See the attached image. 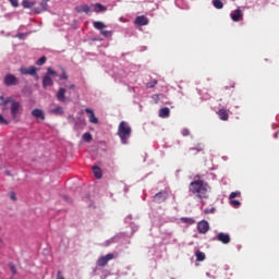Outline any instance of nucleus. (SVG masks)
Masks as SVG:
<instances>
[{
  "label": "nucleus",
  "mask_w": 279,
  "mask_h": 279,
  "mask_svg": "<svg viewBox=\"0 0 279 279\" xmlns=\"http://www.w3.org/2000/svg\"><path fill=\"white\" fill-rule=\"evenodd\" d=\"M4 84L5 86H17L19 78L14 76L13 74H7L4 76Z\"/></svg>",
  "instance_id": "obj_7"
},
{
  "label": "nucleus",
  "mask_w": 279,
  "mask_h": 279,
  "mask_svg": "<svg viewBox=\"0 0 279 279\" xmlns=\"http://www.w3.org/2000/svg\"><path fill=\"white\" fill-rule=\"evenodd\" d=\"M43 86L44 88H47V86H53V80L49 74L43 76Z\"/></svg>",
  "instance_id": "obj_16"
},
{
  "label": "nucleus",
  "mask_w": 279,
  "mask_h": 279,
  "mask_svg": "<svg viewBox=\"0 0 279 279\" xmlns=\"http://www.w3.org/2000/svg\"><path fill=\"white\" fill-rule=\"evenodd\" d=\"M92 8H94V12L99 13V12H106V7L100 3L93 4Z\"/></svg>",
  "instance_id": "obj_20"
},
{
  "label": "nucleus",
  "mask_w": 279,
  "mask_h": 279,
  "mask_svg": "<svg viewBox=\"0 0 279 279\" xmlns=\"http://www.w3.org/2000/svg\"><path fill=\"white\" fill-rule=\"evenodd\" d=\"M11 116L13 121H19L21 119V116L23 114V105L21 102L11 100Z\"/></svg>",
  "instance_id": "obj_3"
},
{
  "label": "nucleus",
  "mask_w": 279,
  "mask_h": 279,
  "mask_svg": "<svg viewBox=\"0 0 279 279\" xmlns=\"http://www.w3.org/2000/svg\"><path fill=\"white\" fill-rule=\"evenodd\" d=\"M69 88H75V85L72 84V85L69 86Z\"/></svg>",
  "instance_id": "obj_46"
},
{
  "label": "nucleus",
  "mask_w": 279,
  "mask_h": 279,
  "mask_svg": "<svg viewBox=\"0 0 279 279\" xmlns=\"http://www.w3.org/2000/svg\"><path fill=\"white\" fill-rule=\"evenodd\" d=\"M183 221H185V223H189V221H191V218H183Z\"/></svg>",
  "instance_id": "obj_44"
},
{
  "label": "nucleus",
  "mask_w": 279,
  "mask_h": 279,
  "mask_svg": "<svg viewBox=\"0 0 279 279\" xmlns=\"http://www.w3.org/2000/svg\"><path fill=\"white\" fill-rule=\"evenodd\" d=\"M47 3H49V0H43L40 3V8L35 9V12L40 13L47 10Z\"/></svg>",
  "instance_id": "obj_23"
},
{
  "label": "nucleus",
  "mask_w": 279,
  "mask_h": 279,
  "mask_svg": "<svg viewBox=\"0 0 279 279\" xmlns=\"http://www.w3.org/2000/svg\"><path fill=\"white\" fill-rule=\"evenodd\" d=\"M169 198V192L162 190L159 193L155 194L153 197V202H156V204H162V202H167Z\"/></svg>",
  "instance_id": "obj_4"
},
{
  "label": "nucleus",
  "mask_w": 279,
  "mask_h": 279,
  "mask_svg": "<svg viewBox=\"0 0 279 279\" xmlns=\"http://www.w3.org/2000/svg\"><path fill=\"white\" fill-rule=\"evenodd\" d=\"M190 193L195 195L198 199H208V192L210 191V185L203 180H196L190 183Z\"/></svg>",
  "instance_id": "obj_1"
},
{
  "label": "nucleus",
  "mask_w": 279,
  "mask_h": 279,
  "mask_svg": "<svg viewBox=\"0 0 279 279\" xmlns=\"http://www.w3.org/2000/svg\"><path fill=\"white\" fill-rule=\"evenodd\" d=\"M1 243H3V240L0 239V245H1Z\"/></svg>",
  "instance_id": "obj_48"
},
{
  "label": "nucleus",
  "mask_w": 279,
  "mask_h": 279,
  "mask_svg": "<svg viewBox=\"0 0 279 279\" xmlns=\"http://www.w3.org/2000/svg\"><path fill=\"white\" fill-rule=\"evenodd\" d=\"M23 8L29 9V8H34L36 5V2L34 1H28V0H24L22 2Z\"/></svg>",
  "instance_id": "obj_26"
},
{
  "label": "nucleus",
  "mask_w": 279,
  "mask_h": 279,
  "mask_svg": "<svg viewBox=\"0 0 279 279\" xmlns=\"http://www.w3.org/2000/svg\"><path fill=\"white\" fill-rule=\"evenodd\" d=\"M46 75H49V77H58V72L53 71L51 68H48Z\"/></svg>",
  "instance_id": "obj_27"
},
{
  "label": "nucleus",
  "mask_w": 279,
  "mask_h": 279,
  "mask_svg": "<svg viewBox=\"0 0 279 279\" xmlns=\"http://www.w3.org/2000/svg\"><path fill=\"white\" fill-rule=\"evenodd\" d=\"M100 34L101 36H105V38H110V36H112V32L110 31H102Z\"/></svg>",
  "instance_id": "obj_31"
},
{
  "label": "nucleus",
  "mask_w": 279,
  "mask_h": 279,
  "mask_svg": "<svg viewBox=\"0 0 279 279\" xmlns=\"http://www.w3.org/2000/svg\"><path fill=\"white\" fill-rule=\"evenodd\" d=\"M11 2V5H13V8H19V0H9Z\"/></svg>",
  "instance_id": "obj_37"
},
{
  "label": "nucleus",
  "mask_w": 279,
  "mask_h": 279,
  "mask_svg": "<svg viewBox=\"0 0 279 279\" xmlns=\"http://www.w3.org/2000/svg\"><path fill=\"white\" fill-rule=\"evenodd\" d=\"M60 80H69V75H66V72H62V74L60 75Z\"/></svg>",
  "instance_id": "obj_39"
},
{
  "label": "nucleus",
  "mask_w": 279,
  "mask_h": 279,
  "mask_svg": "<svg viewBox=\"0 0 279 279\" xmlns=\"http://www.w3.org/2000/svg\"><path fill=\"white\" fill-rule=\"evenodd\" d=\"M230 204H231V206H233L234 208H239V207L241 206V202H239V201H236V199H234V198L230 199Z\"/></svg>",
  "instance_id": "obj_30"
},
{
  "label": "nucleus",
  "mask_w": 279,
  "mask_h": 279,
  "mask_svg": "<svg viewBox=\"0 0 279 279\" xmlns=\"http://www.w3.org/2000/svg\"><path fill=\"white\" fill-rule=\"evenodd\" d=\"M193 149H196V151H204V145L198 144L195 148H190L191 151H193Z\"/></svg>",
  "instance_id": "obj_33"
},
{
  "label": "nucleus",
  "mask_w": 279,
  "mask_h": 279,
  "mask_svg": "<svg viewBox=\"0 0 279 279\" xmlns=\"http://www.w3.org/2000/svg\"><path fill=\"white\" fill-rule=\"evenodd\" d=\"M181 134H182V136H189V134H191V131H189V129H183L181 131Z\"/></svg>",
  "instance_id": "obj_36"
},
{
  "label": "nucleus",
  "mask_w": 279,
  "mask_h": 279,
  "mask_svg": "<svg viewBox=\"0 0 279 279\" xmlns=\"http://www.w3.org/2000/svg\"><path fill=\"white\" fill-rule=\"evenodd\" d=\"M16 38H20V40H23V38H25V34L20 33L16 35Z\"/></svg>",
  "instance_id": "obj_42"
},
{
  "label": "nucleus",
  "mask_w": 279,
  "mask_h": 279,
  "mask_svg": "<svg viewBox=\"0 0 279 279\" xmlns=\"http://www.w3.org/2000/svg\"><path fill=\"white\" fill-rule=\"evenodd\" d=\"M36 71H38L36 66H29V68L23 66L20 69V73L22 75H36Z\"/></svg>",
  "instance_id": "obj_10"
},
{
  "label": "nucleus",
  "mask_w": 279,
  "mask_h": 279,
  "mask_svg": "<svg viewBox=\"0 0 279 279\" xmlns=\"http://www.w3.org/2000/svg\"><path fill=\"white\" fill-rule=\"evenodd\" d=\"M275 138H278V133L275 134Z\"/></svg>",
  "instance_id": "obj_47"
},
{
  "label": "nucleus",
  "mask_w": 279,
  "mask_h": 279,
  "mask_svg": "<svg viewBox=\"0 0 279 279\" xmlns=\"http://www.w3.org/2000/svg\"><path fill=\"white\" fill-rule=\"evenodd\" d=\"M195 256L198 263H202V260H206V254L202 251H196Z\"/></svg>",
  "instance_id": "obj_22"
},
{
  "label": "nucleus",
  "mask_w": 279,
  "mask_h": 279,
  "mask_svg": "<svg viewBox=\"0 0 279 279\" xmlns=\"http://www.w3.org/2000/svg\"><path fill=\"white\" fill-rule=\"evenodd\" d=\"M170 114H171V110L168 107L161 108L159 110L160 119H169Z\"/></svg>",
  "instance_id": "obj_17"
},
{
  "label": "nucleus",
  "mask_w": 279,
  "mask_h": 279,
  "mask_svg": "<svg viewBox=\"0 0 279 279\" xmlns=\"http://www.w3.org/2000/svg\"><path fill=\"white\" fill-rule=\"evenodd\" d=\"M66 89L65 88H59L58 93H57V99L58 101L64 102L66 101Z\"/></svg>",
  "instance_id": "obj_14"
},
{
  "label": "nucleus",
  "mask_w": 279,
  "mask_h": 279,
  "mask_svg": "<svg viewBox=\"0 0 279 279\" xmlns=\"http://www.w3.org/2000/svg\"><path fill=\"white\" fill-rule=\"evenodd\" d=\"M45 62H47V57H40V58L36 61V64H37V66H43V64H45Z\"/></svg>",
  "instance_id": "obj_29"
},
{
  "label": "nucleus",
  "mask_w": 279,
  "mask_h": 279,
  "mask_svg": "<svg viewBox=\"0 0 279 279\" xmlns=\"http://www.w3.org/2000/svg\"><path fill=\"white\" fill-rule=\"evenodd\" d=\"M136 25H147L149 23V20L145 15L137 16L135 19Z\"/></svg>",
  "instance_id": "obj_18"
},
{
  "label": "nucleus",
  "mask_w": 279,
  "mask_h": 279,
  "mask_svg": "<svg viewBox=\"0 0 279 279\" xmlns=\"http://www.w3.org/2000/svg\"><path fill=\"white\" fill-rule=\"evenodd\" d=\"M93 172H94L95 178H97V180H101V175H102L101 168L94 166Z\"/></svg>",
  "instance_id": "obj_21"
},
{
  "label": "nucleus",
  "mask_w": 279,
  "mask_h": 279,
  "mask_svg": "<svg viewBox=\"0 0 279 279\" xmlns=\"http://www.w3.org/2000/svg\"><path fill=\"white\" fill-rule=\"evenodd\" d=\"M211 3L216 10H223V2L221 0H213Z\"/></svg>",
  "instance_id": "obj_24"
},
{
  "label": "nucleus",
  "mask_w": 279,
  "mask_h": 279,
  "mask_svg": "<svg viewBox=\"0 0 279 279\" xmlns=\"http://www.w3.org/2000/svg\"><path fill=\"white\" fill-rule=\"evenodd\" d=\"M10 270L12 271V274H16V267H14V265L10 264Z\"/></svg>",
  "instance_id": "obj_41"
},
{
  "label": "nucleus",
  "mask_w": 279,
  "mask_h": 279,
  "mask_svg": "<svg viewBox=\"0 0 279 279\" xmlns=\"http://www.w3.org/2000/svg\"><path fill=\"white\" fill-rule=\"evenodd\" d=\"M209 213H215V208L205 209V215H209Z\"/></svg>",
  "instance_id": "obj_43"
},
{
  "label": "nucleus",
  "mask_w": 279,
  "mask_h": 279,
  "mask_svg": "<svg viewBox=\"0 0 279 279\" xmlns=\"http://www.w3.org/2000/svg\"><path fill=\"white\" fill-rule=\"evenodd\" d=\"M0 101H2V104H4V106H8V104H10L12 101V99H4L3 96H0Z\"/></svg>",
  "instance_id": "obj_34"
},
{
  "label": "nucleus",
  "mask_w": 279,
  "mask_h": 279,
  "mask_svg": "<svg viewBox=\"0 0 279 279\" xmlns=\"http://www.w3.org/2000/svg\"><path fill=\"white\" fill-rule=\"evenodd\" d=\"M85 112L89 116V122L97 124L99 123V119H97V117H95V112L93 111V109H85Z\"/></svg>",
  "instance_id": "obj_13"
},
{
  "label": "nucleus",
  "mask_w": 279,
  "mask_h": 279,
  "mask_svg": "<svg viewBox=\"0 0 279 279\" xmlns=\"http://www.w3.org/2000/svg\"><path fill=\"white\" fill-rule=\"evenodd\" d=\"M32 116L35 117V119H41V121H45V111H43V109H34L32 111Z\"/></svg>",
  "instance_id": "obj_15"
},
{
  "label": "nucleus",
  "mask_w": 279,
  "mask_h": 279,
  "mask_svg": "<svg viewBox=\"0 0 279 279\" xmlns=\"http://www.w3.org/2000/svg\"><path fill=\"white\" fill-rule=\"evenodd\" d=\"M75 11L78 14H82V13L88 14V12H90V5H88V4L77 5V7H75Z\"/></svg>",
  "instance_id": "obj_11"
},
{
  "label": "nucleus",
  "mask_w": 279,
  "mask_h": 279,
  "mask_svg": "<svg viewBox=\"0 0 279 279\" xmlns=\"http://www.w3.org/2000/svg\"><path fill=\"white\" fill-rule=\"evenodd\" d=\"M118 136H120L123 145H128V140L130 138V136H132V128L130 126V124H128V122H120L118 126Z\"/></svg>",
  "instance_id": "obj_2"
},
{
  "label": "nucleus",
  "mask_w": 279,
  "mask_h": 279,
  "mask_svg": "<svg viewBox=\"0 0 279 279\" xmlns=\"http://www.w3.org/2000/svg\"><path fill=\"white\" fill-rule=\"evenodd\" d=\"M216 240L220 241V243H223V245H228V243L231 241L230 234L223 232L218 233Z\"/></svg>",
  "instance_id": "obj_9"
},
{
  "label": "nucleus",
  "mask_w": 279,
  "mask_h": 279,
  "mask_svg": "<svg viewBox=\"0 0 279 279\" xmlns=\"http://www.w3.org/2000/svg\"><path fill=\"white\" fill-rule=\"evenodd\" d=\"M0 124L8 125V120H5V118H3V116L1 113H0Z\"/></svg>",
  "instance_id": "obj_35"
},
{
  "label": "nucleus",
  "mask_w": 279,
  "mask_h": 279,
  "mask_svg": "<svg viewBox=\"0 0 279 279\" xmlns=\"http://www.w3.org/2000/svg\"><path fill=\"white\" fill-rule=\"evenodd\" d=\"M218 117H219V119H221V121H228V119H229L228 110H226V109H220V110L218 111Z\"/></svg>",
  "instance_id": "obj_19"
},
{
  "label": "nucleus",
  "mask_w": 279,
  "mask_h": 279,
  "mask_svg": "<svg viewBox=\"0 0 279 279\" xmlns=\"http://www.w3.org/2000/svg\"><path fill=\"white\" fill-rule=\"evenodd\" d=\"M112 258H114V254H112V253H109L105 256L99 257L97 260L98 267H106L108 265V263H110V260H112Z\"/></svg>",
  "instance_id": "obj_5"
},
{
  "label": "nucleus",
  "mask_w": 279,
  "mask_h": 279,
  "mask_svg": "<svg viewBox=\"0 0 279 279\" xmlns=\"http://www.w3.org/2000/svg\"><path fill=\"white\" fill-rule=\"evenodd\" d=\"M49 114H54L56 117H62L64 114V109L56 104L50 105L48 110Z\"/></svg>",
  "instance_id": "obj_6"
},
{
  "label": "nucleus",
  "mask_w": 279,
  "mask_h": 279,
  "mask_svg": "<svg viewBox=\"0 0 279 279\" xmlns=\"http://www.w3.org/2000/svg\"><path fill=\"white\" fill-rule=\"evenodd\" d=\"M10 198L12 199V202H16V194L14 192H10Z\"/></svg>",
  "instance_id": "obj_38"
},
{
  "label": "nucleus",
  "mask_w": 279,
  "mask_h": 279,
  "mask_svg": "<svg viewBox=\"0 0 279 279\" xmlns=\"http://www.w3.org/2000/svg\"><path fill=\"white\" fill-rule=\"evenodd\" d=\"M108 243H114V239L109 240Z\"/></svg>",
  "instance_id": "obj_45"
},
{
  "label": "nucleus",
  "mask_w": 279,
  "mask_h": 279,
  "mask_svg": "<svg viewBox=\"0 0 279 279\" xmlns=\"http://www.w3.org/2000/svg\"><path fill=\"white\" fill-rule=\"evenodd\" d=\"M197 230H198L199 234H206V232H208V230H210V225L208 223V221L203 220L197 223Z\"/></svg>",
  "instance_id": "obj_8"
},
{
  "label": "nucleus",
  "mask_w": 279,
  "mask_h": 279,
  "mask_svg": "<svg viewBox=\"0 0 279 279\" xmlns=\"http://www.w3.org/2000/svg\"><path fill=\"white\" fill-rule=\"evenodd\" d=\"M93 25L95 29H98L99 32L106 29V24H104V22H94Z\"/></svg>",
  "instance_id": "obj_25"
},
{
  "label": "nucleus",
  "mask_w": 279,
  "mask_h": 279,
  "mask_svg": "<svg viewBox=\"0 0 279 279\" xmlns=\"http://www.w3.org/2000/svg\"><path fill=\"white\" fill-rule=\"evenodd\" d=\"M235 197H241V192H232L229 196V199H234Z\"/></svg>",
  "instance_id": "obj_32"
},
{
  "label": "nucleus",
  "mask_w": 279,
  "mask_h": 279,
  "mask_svg": "<svg viewBox=\"0 0 279 279\" xmlns=\"http://www.w3.org/2000/svg\"><path fill=\"white\" fill-rule=\"evenodd\" d=\"M231 19L234 21V23H239L241 19H243V13L240 9H236L234 12L231 13Z\"/></svg>",
  "instance_id": "obj_12"
},
{
  "label": "nucleus",
  "mask_w": 279,
  "mask_h": 279,
  "mask_svg": "<svg viewBox=\"0 0 279 279\" xmlns=\"http://www.w3.org/2000/svg\"><path fill=\"white\" fill-rule=\"evenodd\" d=\"M83 141H85V143H90L93 141V135H90V133L83 134Z\"/></svg>",
  "instance_id": "obj_28"
},
{
  "label": "nucleus",
  "mask_w": 279,
  "mask_h": 279,
  "mask_svg": "<svg viewBox=\"0 0 279 279\" xmlns=\"http://www.w3.org/2000/svg\"><path fill=\"white\" fill-rule=\"evenodd\" d=\"M156 84H158L157 81H154L153 83H147V88H154V86H156Z\"/></svg>",
  "instance_id": "obj_40"
}]
</instances>
